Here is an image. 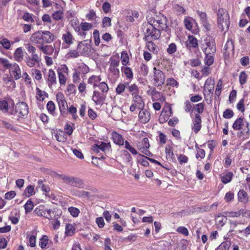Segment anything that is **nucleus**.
<instances>
[{"label": "nucleus", "instance_id": "obj_1", "mask_svg": "<svg viewBox=\"0 0 250 250\" xmlns=\"http://www.w3.org/2000/svg\"><path fill=\"white\" fill-rule=\"evenodd\" d=\"M250 123L242 116L236 119L232 127L234 130H238L237 137L241 140H247L250 135Z\"/></svg>", "mask_w": 250, "mask_h": 250}, {"label": "nucleus", "instance_id": "obj_2", "mask_svg": "<svg viewBox=\"0 0 250 250\" xmlns=\"http://www.w3.org/2000/svg\"><path fill=\"white\" fill-rule=\"evenodd\" d=\"M56 36L50 31L40 30L33 33L30 40L33 43L41 44H49L54 41Z\"/></svg>", "mask_w": 250, "mask_h": 250}, {"label": "nucleus", "instance_id": "obj_3", "mask_svg": "<svg viewBox=\"0 0 250 250\" xmlns=\"http://www.w3.org/2000/svg\"><path fill=\"white\" fill-rule=\"evenodd\" d=\"M149 24L147 25V29L145 33V41H154L158 39L161 36L160 30L157 29L160 26L161 22L159 20L153 21L148 19Z\"/></svg>", "mask_w": 250, "mask_h": 250}, {"label": "nucleus", "instance_id": "obj_4", "mask_svg": "<svg viewBox=\"0 0 250 250\" xmlns=\"http://www.w3.org/2000/svg\"><path fill=\"white\" fill-rule=\"evenodd\" d=\"M217 23L218 27L222 31H227L229 29L230 21L228 11L223 8H219L217 12Z\"/></svg>", "mask_w": 250, "mask_h": 250}, {"label": "nucleus", "instance_id": "obj_5", "mask_svg": "<svg viewBox=\"0 0 250 250\" xmlns=\"http://www.w3.org/2000/svg\"><path fill=\"white\" fill-rule=\"evenodd\" d=\"M111 135L115 144L120 146L125 145V148L129 150L133 155H135L138 154L136 149L127 141H124V139L121 135L114 131L112 132Z\"/></svg>", "mask_w": 250, "mask_h": 250}, {"label": "nucleus", "instance_id": "obj_6", "mask_svg": "<svg viewBox=\"0 0 250 250\" xmlns=\"http://www.w3.org/2000/svg\"><path fill=\"white\" fill-rule=\"evenodd\" d=\"M61 45V41H58L55 42L53 44H41L38 45V49L43 54L47 55H52L54 53L55 57L58 54L60 51V46Z\"/></svg>", "mask_w": 250, "mask_h": 250}, {"label": "nucleus", "instance_id": "obj_7", "mask_svg": "<svg viewBox=\"0 0 250 250\" xmlns=\"http://www.w3.org/2000/svg\"><path fill=\"white\" fill-rule=\"evenodd\" d=\"M61 178L67 184L79 188H86L84 181L81 178L66 175H61Z\"/></svg>", "mask_w": 250, "mask_h": 250}, {"label": "nucleus", "instance_id": "obj_8", "mask_svg": "<svg viewBox=\"0 0 250 250\" xmlns=\"http://www.w3.org/2000/svg\"><path fill=\"white\" fill-rule=\"evenodd\" d=\"M14 103L10 99L0 100V111L4 114L15 115Z\"/></svg>", "mask_w": 250, "mask_h": 250}, {"label": "nucleus", "instance_id": "obj_9", "mask_svg": "<svg viewBox=\"0 0 250 250\" xmlns=\"http://www.w3.org/2000/svg\"><path fill=\"white\" fill-rule=\"evenodd\" d=\"M154 85L156 86L162 85L165 82V76L160 69L154 67L153 69Z\"/></svg>", "mask_w": 250, "mask_h": 250}, {"label": "nucleus", "instance_id": "obj_10", "mask_svg": "<svg viewBox=\"0 0 250 250\" xmlns=\"http://www.w3.org/2000/svg\"><path fill=\"white\" fill-rule=\"evenodd\" d=\"M91 46L87 41H83L78 43L77 50L80 54L82 56L88 55L91 51Z\"/></svg>", "mask_w": 250, "mask_h": 250}, {"label": "nucleus", "instance_id": "obj_11", "mask_svg": "<svg viewBox=\"0 0 250 250\" xmlns=\"http://www.w3.org/2000/svg\"><path fill=\"white\" fill-rule=\"evenodd\" d=\"M14 111L15 115L18 113L19 117H24L28 113V106L24 102L19 103L16 104Z\"/></svg>", "mask_w": 250, "mask_h": 250}, {"label": "nucleus", "instance_id": "obj_12", "mask_svg": "<svg viewBox=\"0 0 250 250\" xmlns=\"http://www.w3.org/2000/svg\"><path fill=\"white\" fill-rule=\"evenodd\" d=\"M150 147L148 139L147 138H144L140 144L137 145L138 150L142 153L148 156H152V153L149 151L148 148Z\"/></svg>", "mask_w": 250, "mask_h": 250}, {"label": "nucleus", "instance_id": "obj_13", "mask_svg": "<svg viewBox=\"0 0 250 250\" xmlns=\"http://www.w3.org/2000/svg\"><path fill=\"white\" fill-rule=\"evenodd\" d=\"M56 100L59 105L61 113H64L67 107V104L63 94L61 92H58L56 94Z\"/></svg>", "mask_w": 250, "mask_h": 250}, {"label": "nucleus", "instance_id": "obj_14", "mask_svg": "<svg viewBox=\"0 0 250 250\" xmlns=\"http://www.w3.org/2000/svg\"><path fill=\"white\" fill-rule=\"evenodd\" d=\"M41 61V55H33L26 57L24 60L26 65L30 67H33L37 64H39Z\"/></svg>", "mask_w": 250, "mask_h": 250}, {"label": "nucleus", "instance_id": "obj_15", "mask_svg": "<svg viewBox=\"0 0 250 250\" xmlns=\"http://www.w3.org/2000/svg\"><path fill=\"white\" fill-rule=\"evenodd\" d=\"M202 119L200 115L198 114H195V117L192 119L191 129L195 133H197L202 127Z\"/></svg>", "mask_w": 250, "mask_h": 250}, {"label": "nucleus", "instance_id": "obj_16", "mask_svg": "<svg viewBox=\"0 0 250 250\" xmlns=\"http://www.w3.org/2000/svg\"><path fill=\"white\" fill-rule=\"evenodd\" d=\"M214 85V80L210 78H208L205 82L204 88V94L205 96L213 94Z\"/></svg>", "mask_w": 250, "mask_h": 250}, {"label": "nucleus", "instance_id": "obj_17", "mask_svg": "<svg viewBox=\"0 0 250 250\" xmlns=\"http://www.w3.org/2000/svg\"><path fill=\"white\" fill-rule=\"evenodd\" d=\"M106 98V95L98 91H94L92 100L96 105H102Z\"/></svg>", "mask_w": 250, "mask_h": 250}, {"label": "nucleus", "instance_id": "obj_18", "mask_svg": "<svg viewBox=\"0 0 250 250\" xmlns=\"http://www.w3.org/2000/svg\"><path fill=\"white\" fill-rule=\"evenodd\" d=\"M120 77V71L118 68H108L107 78L112 83H115Z\"/></svg>", "mask_w": 250, "mask_h": 250}, {"label": "nucleus", "instance_id": "obj_19", "mask_svg": "<svg viewBox=\"0 0 250 250\" xmlns=\"http://www.w3.org/2000/svg\"><path fill=\"white\" fill-rule=\"evenodd\" d=\"M141 109L138 114L139 120L141 123L146 124L150 119V113L149 111L144 107Z\"/></svg>", "mask_w": 250, "mask_h": 250}, {"label": "nucleus", "instance_id": "obj_20", "mask_svg": "<svg viewBox=\"0 0 250 250\" xmlns=\"http://www.w3.org/2000/svg\"><path fill=\"white\" fill-rule=\"evenodd\" d=\"M9 69L11 76H13L15 80H18L21 78V71L19 65L16 63H12Z\"/></svg>", "mask_w": 250, "mask_h": 250}, {"label": "nucleus", "instance_id": "obj_21", "mask_svg": "<svg viewBox=\"0 0 250 250\" xmlns=\"http://www.w3.org/2000/svg\"><path fill=\"white\" fill-rule=\"evenodd\" d=\"M171 114L172 111L170 107L163 109L159 118V122L161 124L165 123L168 120Z\"/></svg>", "mask_w": 250, "mask_h": 250}, {"label": "nucleus", "instance_id": "obj_22", "mask_svg": "<svg viewBox=\"0 0 250 250\" xmlns=\"http://www.w3.org/2000/svg\"><path fill=\"white\" fill-rule=\"evenodd\" d=\"M70 24L79 36L82 37L83 38H85V34L83 32H81V30L80 29V24L77 19L75 18L71 20Z\"/></svg>", "mask_w": 250, "mask_h": 250}, {"label": "nucleus", "instance_id": "obj_23", "mask_svg": "<svg viewBox=\"0 0 250 250\" xmlns=\"http://www.w3.org/2000/svg\"><path fill=\"white\" fill-rule=\"evenodd\" d=\"M62 40L68 46L72 45L75 41L72 34L68 30H66L62 35Z\"/></svg>", "mask_w": 250, "mask_h": 250}, {"label": "nucleus", "instance_id": "obj_24", "mask_svg": "<svg viewBox=\"0 0 250 250\" xmlns=\"http://www.w3.org/2000/svg\"><path fill=\"white\" fill-rule=\"evenodd\" d=\"M47 82L49 87L57 83L55 72L52 69H49L47 73Z\"/></svg>", "mask_w": 250, "mask_h": 250}, {"label": "nucleus", "instance_id": "obj_25", "mask_svg": "<svg viewBox=\"0 0 250 250\" xmlns=\"http://www.w3.org/2000/svg\"><path fill=\"white\" fill-rule=\"evenodd\" d=\"M206 43L207 47L204 50L205 54H214L216 52V46L215 45V42L214 41H208L207 40L206 41Z\"/></svg>", "mask_w": 250, "mask_h": 250}, {"label": "nucleus", "instance_id": "obj_26", "mask_svg": "<svg viewBox=\"0 0 250 250\" xmlns=\"http://www.w3.org/2000/svg\"><path fill=\"white\" fill-rule=\"evenodd\" d=\"M197 14L204 27L206 30H209L210 29V25L208 22L206 13L198 11Z\"/></svg>", "mask_w": 250, "mask_h": 250}, {"label": "nucleus", "instance_id": "obj_27", "mask_svg": "<svg viewBox=\"0 0 250 250\" xmlns=\"http://www.w3.org/2000/svg\"><path fill=\"white\" fill-rule=\"evenodd\" d=\"M186 46L188 48H196L198 47V41L196 38L192 35L188 36V41L186 42Z\"/></svg>", "mask_w": 250, "mask_h": 250}, {"label": "nucleus", "instance_id": "obj_28", "mask_svg": "<svg viewBox=\"0 0 250 250\" xmlns=\"http://www.w3.org/2000/svg\"><path fill=\"white\" fill-rule=\"evenodd\" d=\"M101 80L102 79L100 76L93 75L88 79L87 83L88 84H92L93 87L95 88L98 86Z\"/></svg>", "mask_w": 250, "mask_h": 250}, {"label": "nucleus", "instance_id": "obj_29", "mask_svg": "<svg viewBox=\"0 0 250 250\" xmlns=\"http://www.w3.org/2000/svg\"><path fill=\"white\" fill-rule=\"evenodd\" d=\"M56 6L58 10L53 12L52 14V17L55 20L59 21L63 19V12L62 7L59 8L60 6L58 4L56 3Z\"/></svg>", "mask_w": 250, "mask_h": 250}, {"label": "nucleus", "instance_id": "obj_30", "mask_svg": "<svg viewBox=\"0 0 250 250\" xmlns=\"http://www.w3.org/2000/svg\"><path fill=\"white\" fill-rule=\"evenodd\" d=\"M121 71L124 74L127 80H131L133 78L132 69L128 66H122Z\"/></svg>", "mask_w": 250, "mask_h": 250}, {"label": "nucleus", "instance_id": "obj_31", "mask_svg": "<svg viewBox=\"0 0 250 250\" xmlns=\"http://www.w3.org/2000/svg\"><path fill=\"white\" fill-rule=\"evenodd\" d=\"M233 176V173L231 172L223 173L221 175V180L223 183L228 184L231 181Z\"/></svg>", "mask_w": 250, "mask_h": 250}, {"label": "nucleus", "instance_id": "obj_32", "mask_svg": "<svg viewBox=\"0 0 250 250\" xmlns=\"http://www.w3.org/2000/svg\"><path fill=\"white\" fill-rule=\"evenodd\" d=\"M224 213L227 217H238L244 213V209H241L237 211H225Z\"/></svg>", "mask_w": 250, "mask_h": 250}, {"label": "nucleus", "instance_id": "obj_33", "mask_svg": "<svg viewBox=\"0 0 250 250\" xmlns=\"http://www.w3.org/2000/svg\"><path fill=\"white\" fill-rule=\"evenodd\" d=\"M132 103L138 105V109L143 108L145 105L142 97L139 95L133 96Z\"/></svg>", "mask_w": 250, "mask_h": 250}, {"label": "nucleus", "instance_id": "obj_34", "mask_svg": "<svg viewBox=\"0 0 250 250\" xmlns=\"http://www.w3.org/2000/svg\"><path fill=\"white\" fill-rule=\"evenodd\" d=\"M73 196L80 198H87L89 197V192L84 190H74L72 191Z\"/></svg>", "mask_w": 250, "mask_h": 250}, {"label": "nucleus", "instance_id": "obj_35", "mask_svg": "<svg viewBox=\"0 0 250 250\" xmlns=\"http://www.w3.org/2000/svg\"><path fill=\"white\" fill-rule=\"evenodd\" d=\"M14 59L16 61L20 62L23 60V51L21 47L17 48L14 54Z\"/></svg>", "mask_w": 250, "mask_h": 250}, {"label": "nucleus", "instance_id": "obj_36", "mask_svg": "<svg viewBox=\"0 0 250 250\" xmlns=\"http://www.w3.org/2000/svg\"><path fill=\"white\" fill-rule=\"evenodd\" d=\"M3 80L7 87H8L9 89L12 90L15 87V82L12 79L11 77H4Z\"/></svg>", "mask_w": 250, "mask_h": 250}, {"label": "nucleus", "instance_id": "obj_37", "mask_svg": "<svg viewBox=\"0 0 250 250\" xmlns=\"http://www.w3.org/2000/svg\"><path fill=\"white\" fill-rule=\"evenodd\" d=\"M215 220L218 225L222 227L227 222V217H225V215L223 213V214H219L216 217Z\"/></svg>", "mask_w": 250, "mask_h": 250}, {"label": "nucleus", "instance_id": "obj_38", "mask_svg": "<svg viewBox=\"0 0 250 250\" xmlns=\"http://www.w3.org/2000/svg\"><path fill=\"white\" fill-rule=\"evenodd\" d=\"M92 27L93 25L92 23L87 22H83L81 23L80 29L81 30V32H83L86 36V33L85 32L89 31L92 28Z\"/></svg>", "mask_w": 250, "mask_h": 250}, {"label": "nucleus", "instance_id": "obj_39", "mask_svg": "<svg viewBox=\"0 0 250 250\" xmlns=\"http://www.w3.org/2000/svg\"><path fill=\"white\" fill-rule=\"evenodd\" d=\"M81 74H86L89 71V67L84 63H81L79 64L77 68L75 69Z\"/></svg>", "mask_w": 250, "mask_h": 250}, {"label": "nucleus", "instance_id": "obj_40", "mask_svg": "<svg viewBox=\"0 0 250 250\" xmlns=\"http://www.w3.org/2000/svg\"><path fill=\"white\" fill-rule=\"evenodd\" d=\"M98 144L100 150L105 153L111 150V146L110 143H106L102 142Z\"/></svg>", "mask_w": 250, "mask_h": 250}, {"label": "nucleus", "instance_id": "obj_41", "mask_svg": "<svg viewBox=\"0 0 250 250\" xmlns=\"http://www.w3.org/2000/svg\"><path fill=\"white\" fill-rule=\"evenodd\" d=\"M165 152L166 158L169 161H173L174 159V153L171 146H167L166 147Z\"/></svg>", "mask_w": 250, "mask_h": 250}, {"label": "nucleus", "instance_id": "obj_42", "mask_svg": "<svg viewBox=\"0 0 250 250\" xmlns=\"http://www.w3.org/2000/svg\"><path fill=\"white\" fill-rule=\"evenodd\" d=\"M75 232V228L70 224H67L65 226V233L67 236H72Z\"/></svg>", "mask_w": 250, "mask_h": 250}, {"label": "nucleus", "instance_id": "obj_43", "mask_svg": "<svg viewBox=\"0 0 250 250\" xmlns=\"http://www.w3.org/2000/svg\"><path fill=\"white\" fill-rule=\"evenodd\" d=\"M120 64L119 59L116 57H111L110 58V63L109 68H118Z\"/></svg>", "mask_w": 250, "mask_h": 250}, {"label": "nucleus", "instance_id": "obj_44", "mask_svg": "<svg viewBox=\"0 0 250 250\" xmlns=\"http://www.w3.org/2000/svg\"><path fill=\"white\" fill-rule=\"evenodd\" d=\"M35 194L34 187L32 185H29L25 189L24 194L26 197H29Z\"/></svg>", "mask_w": 250, "mask_h": 250}, {"label": "nucleus", "instance_id": "obj_45", "mask_svg": "<svg viewBox=\"0 0 250 250\" xmlns=\"http://www.w3.org/2000/svg\"><path fill=\"white\" fill-rule=\"evenodd\" d=\"M247 193L243 189L240 190L238 192V199L239 202H243L247 201Z\"/></svg>", "mask_w": 250, "mask_h": 250}, {"label": "nucleus", "instance_id": "obj_46", "mask_svg": "<svg viewBox=\"0 0 250 250\" xmlns=\"http://www.w3.org/2000/svg\"><path fill=\"white\" fill-rule=\"evenodd\" d=\"M153 41H146V46L147 49L151 52L153 53H155L157 52V48L156 44L153 42Z\"/></svg>", "mask_w": 250, "mask_h": 250}, {"label": "nucleus", "instance_id": "obj_47", "mask_svg": "<svg viewBox=\"0 0 250 250\" xmlns=\"http://www.w3.org/2000/svg\"><path fill=\"white\" fill-rule=\"evenodd\" d=\"M46 108L48 112L54 115L55 113L56 106L54 103L52 101H49L46 105Z\"/></svg>", "mask_w": 250, "mask_h": 250}, {"label": "nucleus", "instance_id": "obj_48", "mask_svg": "<svg viewBox=\"0 0 250 250\" xmlns=\"http://www.w3.org/2000/svg\"><path fill=\"white\" fill-rule=\"evenodd\" d=\"M93 37L94 41V43L96 46L99 45L101 40L100 37V32L98 30L95 29L93 33Z\"/></svg>", "mask_w": 250, "mask_h": 250}, {"label": "nucleus", "instance_id": "obj_49", "mask_svg": "<svg viewBox=\"0 0 250 250\" xmlns=\"http://www.w3.org/2000/svg\"><path fill=\"white\" fill-rule=\"evenodd\" d=\"M37 94L36 98L40 101H43L45 97H46V93L42 90H41L40 88H37Z\"/></svg>", "mask_w": 250, "mask_h": 250}, {"label": "nucleus", "instance_id": "obj_50", "mask_svg": "<svg viewBox=\"0 0 250 250\" xmlns=\"http://www.w3.org/2000/svg\"><path fill=\"white\" fill-rule=\"evenodd\" d=\"M34 206V203L30 199L27 200L24 206L25 213L27 214L30 212L33 209Z\"/></svg>", "mask_w": 250, "mask_h": 250}, {"label": "nucleus", "instance_id": "obj_51", "mask_svg": "<svg viewBox=\"0 0 250 250\" xmlns=\"http://www.w3.org/2000/svg\"><path fill=\"white\" fill-rule=\"evenodd\" d=\"M0 44L4 49L7 50L9 49L11 46L10 42L6 38L0 39Z\"/></svg>", "mask_w": 250, "mask_h": 250}, {"label": "nucleus", "instance_id": "obj_52", "mask_svg": "<svg viewBox=\"0 0 250 250\" xmlns=\"http://www.w3.org/2000/svg\"><path fill=\"white\" fill-rule=\"evenodd\" d=\"M85 17L88 21H95L97 18L96 12L93 9H90L86 15Z\"/></svg>", "mask_w": 250, "mask_h": 250}, {"label": "nucleus", "instance_id": "obj_53", "mask_svg": "<svg viewBox=\"0 0 250 250\" xmlns=\"http://www.w3.org/2000/svg\"><path fill=\"white\" fill-rule=\"evenodd\" d=\"M248 79V75L245 71H242L239 76V83L241 85L245 84Z\"/></svg>", "mask_w": 250, "mask_h": 250}, {"label": "nucleus", "instance_id": "obj_54", "mask_svg": "<svg viewBox=\"0 0 250 250\" xmlns=\"http://www.w3.org/2000/svg\"><path fill=\"white\" fill-rule=\"evenodd\" d=\"M25 47L28 52L31 54V55H38L37 53H36V48L32 44L28 43L25 44Z\"/></svg>", "mask_w": 250, "mask_h": 250}, {"label": "nucleus", "instance_id": "obj_55", "mask_svg": "<svg viewBox=\"0 0 250 250\" xmlns=\"http://www.w3.org/2000/svg\"><path fill=\"white\" fill-rule=\"evenodd\" d=\"M102 92L106 94L109 90V87L107 84L105 82H100L98 86Z\"/></svg>", "mask_w": 250, "mask_h": 250}, {"label": "nucleus", "instance_id": "obj_56", "mask_svg": "<svg viewBox=\"0 0 250 250\" xmlns=\"http://www.w3.org/2000/svg\"><path fill=\"white\" fill-rule=\"evenodd\" d=\"M121 60L123 65L126 66L129 62V57L127 53L123 52L121 56Z\"/></svg>", "mask_w": 250, "mask_h": 250}, {"label": "nucleus", "instance_id": "obj_57", "mask_svg": "<svg viewBox=\"0 0 250 250\" xmlns=\"http://www.w3.org/2000/svg\"><path fill=\"white\" fill-rule=\"evenodd\" d=\"M128 89L133 96L138 95L139 89L135 84H133L129 86Z\"/></svg>", "mask_w": 250, "mask_h": 250}, {"label": "nucleus", "instance_id": "obj_58", "mask_svg": "<svg viewBox=\"0 0 250 250\" xmlns=\"http://www.w3.org/2000/svg\"><path fill=\"white\" fill-rule=\"evenodd\" d=\"M80 75L81 73L75 69L72 75V81L74 83H76L80 82Z\"/></svg>", "mask_w": 250, "mask_h": 250}, {"label": "nucleus", "instance_id": "obj_59", "mask_svg": "<svg viewBox=\"0 0 250 250\" xmlns=\"http://www.w3.org/2000/svg\"><path fill=\"white\" fill-rule=\"evenodd\" d=\"M68 111L72 115V118L74 120H76L78 118V116L77 114V109L76 107L73 105L70 106L68 109Z\"/></svg>", "mask_w": 250, "mask_h": 250}, {"label": "nucleus", "instance_id": "obj_60", "mask_svg": "<svg viewBox=\"0 0 250 250\" xmlns=\"http://www.w3.org/2000/svg\"><path fill=\"white\" fill-rule=\"evenodd\" d=\"M206 54V57L205 58V63L208 65H211L214 61L213 55L214 54L207 53Z\"/></svg>", "mask_w": 250, "mask_h": 250}, {"label": "nucleus", "instance_id": "obj_61", "mask_svg": "<svg viewBox=\"0 0 250 250\" xmlns=\"http://www.w3.org/2000/svg\"><path fill=\"white\" fill-rule=\"evenodd\" d=\"M223 86V82L222 80L220 79L216 86L215 91V94L216 96L219 97L220 95L221 94V89L222 88Z\"/></svg>", "mask_w": 250, "mask_h": 250}, {"label": "nucleus", "instance_id": "obj_62", "mask_svg": "<svg viewBox=\"0 0 250 250\" xmlns=\"http://www.w3.org/2000/svg\"><path fill=\"white\" fill-rule=\"evenodd\" d=\"M80 53L78 50H70L67 54L66 56L67 59L76 58L80 56Z\"/></svg>", "mask_w": 250, "mask_h": 250}, {"label": "nucleus", "instance_id": "obj_63", "mask_svg": "<svg viewBox=\"0 0 250 250\" xmlns=\"http://www.w3.org/2000/svg\"><path fill=\"white\" fill-rule=\"evenodd\" d=\"M230 246L229 242H224L222 243L216 249V250H229Z\"/></svg>", "mask_w": 250, "mask_h": 250}, {"label": "nucleus", "instance_id": "obj_64", "mask_svg": "<svg viewBox=\"0 0 250 250\" xmlns=\"http://www.w3.org/2000/svg\"><path fill=\"white\" fill-rule=\"evenodd\" d=\"M148 73V68L145 63H141L140 65V73L144 76H146Z\"/></svg>", "mask_w": 250, "mask_h": 250}]
</instances>
